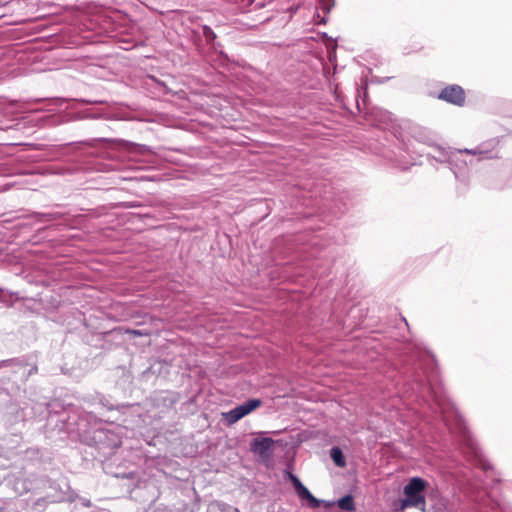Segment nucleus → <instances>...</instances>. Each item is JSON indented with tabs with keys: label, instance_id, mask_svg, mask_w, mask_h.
Instances as JSON below:
<instances>
[{
	"label": "nucleus",
	"instance_id": "nucleus-2",
	"mask_svg": "<svg viewBox=\"0 0 512 512\" xmlns=\"http://www.w3.org/2000/svg\"><path fill=\"white\" fill-rule=\"evenodd\" d=\"M260 399H249L246 402L236 406L235 408L231 409L230 411L224 413V419L229 424H234L249 413H251L253 410L258 408L261 405Z\"/></svg>",
	"mask_w": 512,
	"mask_h": 512
},
{
	"label": "nucleus",
	"instance_id": "nucleus-10",
	"mask_svg": "<svg viewBox=\"0 0 512 512\" xmlns=\"http://www.w3.org/2000/svg\"><path fill=\"white\" fill-rule=\"evenodd\" d=\"M203 33H204V36L206 37L207 40H212L216 37L215 33L213 32V30L208 27V26H205L203 28Z\"/></svg>",
	"mask_w": 512,
	"mask_h": 512
},
{
	"label": "nucleus",
	"instance_id": "nucleus-6",
	"mask_svg": "<svg viewBox=\"0 0 512 512\" xmlns=\"http://www.w3.org/2000/svg\"><path fill=\"white\" fill-rule=\"evenodd\" d=\"M330 457L338 467H344L346 465L343 453L339 447H332L330 449Z\"/></svg>",
	"mask_w": 512,
	"mask_h": 512
},
{
	"label": "nucleus",
	"instance_id": "nucleus-8",
	"mask_svg": "<svg viewBox=\"0 0 512 512\" xmlns=\"http://www.w3.org/2000/svg\"><path fill=\"white\" fill-rule=\"evenodd\" d=\"M470 449H471V452L474 454L475 458L477 459L479 465L481 466V468L483 470H488L491 468L490 464L485 460L483 459L481 453L479 452L478 448L473 444V443H470Z\"/></svg>",
	"mask_w": 512,
	"mask_h": 512
},
{
	"label": "nucleus",
	"instance_id": "nucleus-14",
	"mask_svg": "<svg viewBox=\"0 0 512 512\" xmlns=\"http://www.w3.org/2000/svg\"><path fill=\"white\" fill-rule=\"evenodd\" d=\"M130 332H131L132 334H134V335H140V332H139V331H137V330H132V331H130Z\"/></svg>",
	"mask_w": 512,
	"mask_h": 512
},
{
	"label": "nucleus",
	"instance_id": "nucleus-12",
	"mask_svg": "<svg viewBox=\"0 0 512 512\" xmlns=\"http://www.w3.org/2000/svg\"><path fill=\"white\" fill-rule=\"evenodd\" d=\"M459 153H466L471 155H478L482 152L479 149H464V150H458Z\"/></svg>",
	"mask_w": 512,
	"mask_h": 512
},
{
	"label": "nucleus",
	"instance_id": "nucleus-3",
	"mask_svg": "<svg viewBox=\"0 0 512 512\" xmlns=\"http://www.w3.org/2000/svg\"><path fill=\"white\" fill-rule=\"evenodd\" d=\"M289 478L295 488V491L300 499L307 500L308 506L311 508H318L320 506L321 501L315 498L311 492L305 487L299 478L292 473H289Z\"/></svg>",
	"mask_w": 512,
	"mask_h": 512
},
{
	"label": "nucleus",
	"instance_id": "nucleus-11",
	"mask_svg": "<svg viewBox=\"0 0 512 512\" xmlns=\"http://www.w3.org/2000/svg\"><path fill=\"white\" fill-rule=\"evenodd\" d=\"M78 494L75 493L74 491H70L68 496L66 498H62V499H59L58 501H64V500H67L69 502H74L76 499H78Z\"/></svg>",
	"mask_w": 512,
	"mask_h": 512
},
{
	"label": "nucleus",
	"instance_id": "nucleus-1",
	"mask_svg": "<svg viewBox=\"0 0 512 512\" xmlns=\"http://www.w3.org/2000/svg\"><path fill=\"white\" fill-rule=\"evenodd\" d=\"M425 487V480L420 477H413L404 487L405 499L401 500V508L415 507L424 512L426 507Z\"/></svg>",
	"mask_w": 512,
	"mask_h": 512
},
{
	"label": "nucleus",
	"instance_id": "nucleus-5",
	"mask_svg": "<svg viewBox=\"0 0 512 512\" xmlns=\"http://www.w3.org/2000/svg\"><path fill=\"white\" fill-rule=\"evenodd\" d=\"M274 440L269 437L256 438L251 442V450L261 456H266L271 450Z\"/></svg>",
	"mask_w": 512,
	"mask_h": 512
},
{
	"label": "nucleus",
	"instance_id": "nucleus-9",
	"mask_svg": "<svg viewBox=\"0 0 512 512\" xmlns=\"http://www.w3.org/2000/svg\"><path fill=\"white\" fill-rule=\"evenodd\" d=\"M334 6L333 0H319V9L328 14Z\"/></svg>",
	"mask_w": 512,
	"mask_h": 512
},
{
	"label": "nucleus",
	"instance_id": "nucleus-7",
	"mask_svg": "<svg viewBox=\"0 0 512 512\" xmlns=\"http://www.w3.org/2000/svg\"><path fill=\"white\" fill-rule=\"evenodd\" d=\"M338 507L345 511H353L355 509L354 499L351 495H346L338 500Z\"/></svg>",
	"mask_w": 512,
	"mask_h": 512
},
{
	"label": "nucleus",
	"instance_id": "nucleus-4",
	"mask_svg": "<svg viewBox=\"0 0 512 512\" xmlns=\"http://www.w3.org/2000/svg\"><path fill=\"white\" fill-rule=\"evenodd\" d=\"M439 98L454 105L462 106L465 102V93L459 85H451L441 91Z\"/></svg>",
	"mask_w": 512,
	"mask_h": 512
},
{
	"label": "nucleus",
	"instance_id": "nucleus-13",
	"mask_svg": "<svg viewBox=\"0 0 512 512\" xmlns=\"http://www.w3.org/2000/svg\"><path fill=\"white\" fill-rule=\"evenodd\" d=\"M80 501H81V503H82V505H83L84 507H88V508H89V507H91V506H92V503H91V501H90L89 499H86V498H80Z\"/></svg>",
	"mask_w": 512,
	"mask_h": 512
}]
</instances>
